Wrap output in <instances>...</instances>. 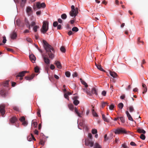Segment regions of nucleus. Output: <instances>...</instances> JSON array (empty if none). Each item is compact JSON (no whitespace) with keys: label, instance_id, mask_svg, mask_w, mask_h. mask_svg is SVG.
<instances>
[{"label":"nucleus","instance_id":"obj_24","mask_svg":"<svg viewBox=\"0 0 148 148\" xmlns=\"http://www.w3.org/2000/svg\"><path fill=\"white\" fill-rule=\"evenodd\" d=\"M93 146V148H101V146L98 143H95Z\"/></svg>","mask_w":148,"mask_h":148},{"label":"nucleus","instance_id":"obj_35","mask_svg":"<svg viewBox=\"0 0 148 148\" xmlns=\"http://www.w3.org/2000/svg\"><path fill=\"white\" fill-rule=\"evenodd\" d=\"M68 107L71 110H72L73 109L74 106L72 104H69L68 105Z\"/></svg>","mask_w":148,"mask_h":148},{"label":"nucleus","instance_id":"obj_58","mask_svg":"<svg viewBox=\"0 0 148 148\" xmlns=\"http://www.w3.org/2000/svg\"><path fill=\"white\" fill-rule=\"evenodd\" d=\"M50 68L51 70H53L55 69V67L53 65L51 64L50 65Z\"/></svg>","mask_w":148,"mask_h":148},{"label":"nucleus","instance_id":"obj_56","mask_svg":"<svg viewBox=\"0 0 148 148\" xmlns=\"http://www.w3.org/2000/svg\"><path fill=\"white\" fill-rule=\"evenodd\" d=\"M36 25V23L35 22H31L30 25V26H31L32 27L34 26H35V25Z\"/></svg>","mask_w":148,"mask_h":148},{"label":"nucleus","instance_id":"obj_14","mask_svg":"<svg viewBox=\"0 0 148 148\" xmlns=\"http://www.w3.org/2000/svg\"><path fill=\"white\" fill-rule=\"evenodd\" d=\"M126 114L127 115V116L128 118V119L131 121H133L134 120L133 119H132V117L131 116V115H130V114L128 112V111H126Z\"/></svg>","mask_w":148,"mask_h":148},{"label":"nucleus","instance_id":"obj_50","mask_svg":"<svg viewBox=\"0 0 148 148\" xmlns=\"http://www.w3.org/2000/svg\"><path fill=\"white\" fill-rule=\"evenodd\" d=\"M114 108V105L113 104H111L109 106V109L110 110H112Z\"/></svg>","mask_w":148,"mask_h":148},{"label":"nucleus","instance_id":"obj_44","mask_svg":"<svg viewBox=\"0 0 148 148\" xmlns=\"http://www.w3.org/2000/svg\"><path fill=\"white\" fill-rule=\"evenodd\" d=\"M119 118L122 123H124L125 122V120L124 119V118L123 117H120Z\"/></svg>","mask_w":148,"mask_h":148},{"label":"nucleus","instance_id":"obj_29","mask_svg":"<svg viewBox=\"0 0 148 148\" xmlns=\"http://www.w3.org/2000/svg\"><path fill=\"white\" fill-rule=\"evenodd\" d=\"M92 114L94 117H98V115L94 111V110L92 109Z\"/></svg>","mask_w":148,"mask_h":148},{"label":"nucleus","instance_id":"obj_57","mask_svg":"<svg viewBox=\"0 0 148 148\" xmlns=\"http://www.w3.org/2000/svg\"><path fill=\"white\" fill-rule=\"evenodd\" d=\"M86 93L88 95H91V92L90 90H87V92H86Z\"/></svg>","mask_w":148,"mask_h":148},{"label":"nucleus","instance_id":"obj_28","mask_svg":"<svg viewBox=\"0 0 148 148\" xmlns=\"http://www.w3.org/2000/svg\"><path fill=\"white\" fill-rule=\"evenodd\" d=\"M37 123L36 122L33 121H32V127L34 126V128H36L37 126Z\"/></svg>","mask_w":148,"mask_h":148},{"label":"nucleus","instance_id":"obj_39","mask_svg":"<svg viewBox=\"0 0 148 148\" xmlns=\"http://www.w3.org/2000/svg\"><path fill=\"white\" fill-rule=\"evenodd\" d=\"M0 94L2 96L5 95V91L4 90H2L0 91Z\"/></svg>","mask_w":148,"mask_h":148},{"label":"nucleus","instance_id":"obj_11","mask_svg":"<svg viewBox=\"0 0 148 148\" xmlns=\"http://www.w3.org/2000/svg\"><path fill=\"white\" fill-rule=\"evenodd\" d=\"M27 139L29 141H31L32 139L34 140H36V139L35 138L33 135L32 134H31V135L28 136L27 137Z\"/></svg>","mask_w":148,"mask_h":148},{"label":"nucleus","instance_id":"obj_1","mask_svg":"<svg viewBox=\"0 0 148 148\" xmlns=\"http://www.w3.org/2000/svg\"><path fill=\"white\" fill-rule=\"evenodd\" d=\"M42 43L44 48L46 52L48 53L49 58L53 59L54 57V54L55 52L53 48L45 40H42Z\"/></svg>","mask_w":148,"mask_h":148},{"label":"nucleus","instance_id":"obj_40","mask_svg":"<svg viewBox=\"0 0 148 148\" xmlns=\"http://www.w3.org/2000/svg\"><path fill=\"white\" fill-rule=\"evenodd\" d=\"M35 71L36 73H38L39 72V69L38 67L36 66L34 68Z\"/></svg>","mask_w":148,"mask_h":148},{"label":"nucleus","instance_id":"obj_13","mask_svg":"<svg viewBox=\"0 0 148 148\" xmlns=\"http://www.w3.org/2000/svg\"><path fill=\"white\" fill-rule=\"evenodd\" d=\"M43 58L45 64H48L50 63V60L48 58L45 56H43Z\"/></svg>","mask_w":148,"mask_h":148},{"label":"nucleus","instance_id":"obj_20","mask_svg":"<svg viewBox=\"0 0 148 148\" xmlns=\"http://www.w3.org/2000/svg\"><path fill=\"white\" fill-rule=\"evenodd\" d=\"M91 92V94L95 95L96 96L97 95V91L95 88H94L92 89Z\"/></svg>","mask_w":148,"mask_h":148},{"label":"nucleus","instance_id":"obj_4","mask_svg":"<svg viewBox=\"0 0 148 148\" xmlns=\"http://www.w3.org/2000/svg\"><path fill=\"white\" fill-rule=\"evenodd\" d=\"M49 29V22L47 21H44L42 27L40 29L41 33L45 34L48 31Z\"/></svg>","mask_w":148,"mask_h":148},{"label":"nucleus","instance_id":"obj_36","mask_svg":"<svg viewBox=\"0 0 148 148\" xmlns=\"http://www.w3.org/2000/svg\"><path fill=\"white\" fill-rule=\"evenodd\" d=\"M72 30L73 32H77L78 31L79 29L77 27H75L72 28Z\"/></svg>","mask_w":148,"mask_h":148},{"label":"nucleus","instance_id":"obj_45","mask_svg":"<svg viewBox=\"0 0 148 148\" xmlns=\"http://www.w3.org/2000/svg\"><path fill=\"white\" fill-rule=\"evenodd\" d=\"M129 110L130 112H132L134 110L133 107L132 106H130L129 108Z\"/></svg>","mask_w":148,"mask_h":148},{"label":"nucleus","instance_id":"obj_3","mask_svg":"<svg viewBox=\"0 0 148 148\" xmlns=\"http://www.w3.org/2000/svg\"><path fill=\"white\" fill-rule=\"evenodd\" d=\"M113 131L116 134H130L131 133L130 131H127L122 128H118L116 129H114L113 130Z\"/></svg>","mask_w":148,"mask_h":148},{"label":"nucleus","instance_id":"obj_42","mask_svg":"<svg viewBox=\"0 0 148 148\" xmlns=\"http://www.w3.org/2000/svg\"><path fill=\"white\" fill-rule=\"evenodd\" d=\"M140 138L142 140H144L145 138V135H144L143 134H142L140 135Z\"/></svg>","mask_w":148,"mask_h":148},{"label":"nucleus","instance_id":"obj_8","mask_svg":"<svg viewBox=\"0 0 148 148\" xmlns=\"http://www.w3.org/2000/svg\"><path fill=\"white\" fill-rule=\"evenodd\" d=\"M26 71H22L19 73L16 76V78H17L19 77H20V79H22V78L21 77L24 75L25 73H27Z\"/></svg>","mask_w":148,"mask_h":148},{"label":"nucleus","instance_id":"obj_16","mask_svg":"<svg viewBox=\"0 0 148 148\" xmlns=\"http://www.w3.org/2000/svg\"><path fill=\"white\" fill-rule=\"evenodd\" d=\"M137 132L140 133H143V134H145L146 133L145 131L143 129L138 127L137 129Z\"/></svg>","mask_w":148,"mask_h":148},{"label":"nucleus","instance_id":"obj_59","mask_svg":"<svg viewBox=\"0 0 148 148\" xmlns=\"http://www.w3.org/2000/svg\"><path fill=\"white\" fill-rule=\"evenodd\" d=\"M77 76V72H75L73 74V77H76Z\"/></svg>","mask_w":148,"mask_h":148},{"label":"nucleus","instance_id":"obj_31","mask_svg":"<svg viewBox=\"0 0 148 148\" xmlns=\"http://www.w3.org/2000/svg\"><path fill=\"white\" fill-rule=\"evenodd\" d=\"M75 111L76 114L79 117H81V115H80V113L78 112V110L76 108H75Z\"/></svg>","mask_w":148,"mask_h":148},{"label":"nucleus","instance_id":"obj_49","mask_svg":"<svg viewBox=\"0 0 148 148\" xmlns=\"http://www.w3.org/2000/svg\"><path fill=\"white\" fill-rule=\"evenodd\" d=\"M8 81H6L3 84V86H7L8 84Z\"/></svg>","mask_w":148,"mask_h":148},{"label":"nucleus","instance_id":"obj_7","mask_svg":"<svg viewBox=\"0 0 148 148\" xmlns=\"http://www.w3.org/2000/svg\"><path fill=\"white\" fill-rule=\"evenodd\" d=\"M46 6L45 4L44 3H41L39 2H37L36 3V7L38 9H40L41 8H44Z\"/></svg>","mask_w":148,"mask_h":148},{"label":"nucleus","instance_id":"obj_46","mask_svg":"<svg viewBox=\"0 0 148 148\" xmlns=\"http://www.w3.org/2000/svg\"><path fill=\"white\" fill-rule=\"evenodd\" d=\"M19 120L22 122L25 121V118L24 116H22L19 119Z\"/></svg>","mask_w":148,"mask_h":148},{"label":"nucleus","instance_id":"obj_18","mask_svg":"<svg viewBox=\"0 0 148 148\" xmlns=\"http://www.w3.org/2000/svg\"><path fill=\"white\" fill-rule=\"evenodd\" d=\"M55 64L58 68L60 69L62 68L61 65L59 62L58 61H56Z\"/></svg>","mask_w":148,"mask_h":148},{"label":"nucleus","instance_id":"obj_61","mask_svg":"<svg viewBox=\"0 0 148 148\" xmlns=\"http://www.w3.org/2000/svg\"><path fill=\"white\" fill-rule=\"evenodd\" d=\"M130 145L132 146H136V144L134 142H132L130 143Z\"/></svg>","mask_w":148,"mask_h":148},{"label":"nucleus","instance_id":"obj_52","mask_svg":"<svg viewBox=\"0 0 148 148\" xmlns=\"http://www.w3.org/2000/svg\"><path fill=\"white\" fill-rule=\"evenodd\" d=\"M107 104V103L106 102H103L102 103V105H101V107L102 108H103L105 105H106Z\"/></svg>","mask_w":148,"mask_h":148},{"label":"nucleus","instance_id":"obj_19","mask_svg":"<svg viewBox=\"0 0 148 148\" xmlns=\"http://www.w3.org/2000/svg\"><path fill=\"white\" fill-rule=\"evenodd\" d=\"M17 120V119L16 117H12L10 120V122L12 123H14Z\"/></svg>","mask_w":148,"mask_h":148},{"label":"nucleus","instance_id":"obj_22","mask_svg":"<svg viewBox=\"0 0 148 148\" xmlns=\"http://www.w3.org/2000/svg\"><path fill=\"white\" fill-rule=\"evenodd\" d=\"M72 94L70 92H67V93H65L64 94V97L67 99L68 100H69V95H71Z\"/></svg>","mask_w":148,"mask_h":148},{"label":"nucleus","instance_id":"obj_9","mask_svg":"<svg viewBox=\"0 0 148 148\" xmlns=\"http://www.w3.org/2000/svg\"><path fill=\"white\" fill-rule=\"evenodd\" d=\"M26 12L29 16L32 13V10L31 7L29 6L27 7L26 9Z\"/></svg>","mask_w":148,"mask_h":148},{"label":"nucleus","instance_id":"obj_43","mask_svg":"<svg viewBox=\"0 0 148 148\" xmlns=\"http://www.w3.org/2000/svg\"><path fill=\"white\" fill-rule=\"evenodd\" d=\"M65 74L66 77H69L70 76V73L69 71H67L66 72Z\"/></svg>","mask_w":148,"mask_h":148},{"label":"nucleus","instance_id":"obj_21","mask_svg":"<svg viewBox=\"0 0 148 148\" xmlns=\"http://www.w3.org/2000/svg\"><path fill=\"white\" fill-rule=\"evenodd\" d=\"M142 87L143 88V93H144L146 92L147 90V87L145 84H142Z\"/></svg>","mask_w":148,"mask_h":148},{"label":"nucleus","instance_id":"obj_17","mask_svg":"<svg viewBox=\"0 0 148 148\" xmlns=\"http://www.w3.org/2000/svg\"><path fill=\"white\" fill-rule=\"evenodd\" d=\"M29 58L31 61H35L36 60V58L34 55L32 54H30Z\"/></svg>","mask_w":148,"mask_h":148},{"label":"nucleus","instance_id":"obj_26","mask_svg":"<svg viewBox=\"0 0 148 148\" xmlns=\"http://www.w3.org/2000/svg\"><path fill=\"white\" fill-rule=\"evenodd\" d=\"M80 81L81 82L82 84L84 85L85 87H87L88 86V85L82 79H80Z\"/></svg>","mask_w":148,"mask_h":148},{"label":"nucleus","instance_id":"obj_62","mask_svg":"<svg viewBox=\"0 0 148 148\" xmlns=\"http://www.w3.org/2000/svg\"><path fill=\"white\" fill-rule=\"evenodd\" d=\"M71 10H76V8H75V6L73 5H72L71 6Z\"/></svg>","mask_w":148,"mask_h":148},{"label":"nucleus","instance_id":"obj_34","mask_svg":"<svg viewBox=\"0 0 148 148\" xmlns=\"http://www.w3.org/2000/svg\"><path fill=\"white\" fill-rule=\"evenodd\" d=\"M118 107L120 109H121L123 107V104L122 103H119L118 105Z\"/></svg>","mask_w":148,"mask_h":148},{"label":"nucleus","instance_id":"obj_60","mask_svg":"<svg viewBox=\"0 0 148 148\" xmlns=\"http://www.w3.org/2000/svg\"><path fill=\"white\" fill-rule=\"evenodd\" d=\"M106 92L105 90H103L101 94L103 96H105L106 95Z\"/></svg>","mask_w":148,"mask_h":148},{"label":"nucleus","instance_id":"obj_41","mask_svg":"<svg viewBox=\"0 0 148 148\" xmlns=\"http://www.w3.org/2000/svg\"><path fill=\"white\" fill-rule=\"evenodd\" d=\"M97 130L95 129H92V133L94 134H97Z\"/></svg>","mask_w":148,"mask_h":148},{"label":"nucleus","instance_id":"obj_25","mask_svg":"<svg viewBox=\"0 0 148 148\" xmlns=\"http://www.w3.org/2000/svg\"><path fill=\"white\" fill-rule=\"evenodd\" d=\"M34 77V75H32L30 77L26 76L25 77L26 79L28 80H30L32 79Z\"/></svg>","mask_w":148,"mask_h":148},{"label":"nucleus","instance_id":"obj_64","mask_svg":"<svg viewBox=\"0 0 148 148\" xmlns=\"http://www.w3.org/2000/svg\"><path fill=\"white\" fill-rule=\"evenodd\" d=\"M119 138H115V142L116 143H118L119 141Z\"/></svg>","mask_w":148,"mask_h":148},{"label":"nucleus","instance_id":"obj_2","mask_svg":"<svg viewBox=\"0 0 148 148\" xmlns=\"http://www.w3.org/2000/svg\"><path fill=\"white\" fill-rule=\"evenodd\" d=\"M88 138H89L86 139L85 140V145L86 146H89L91 147L93 146L94 141L92 140V135L91 133H89L88 135Z\"/></svg>","mask_w":148,"mask_h":148},{"label":"nucleus","instance_id":"obj_23","mask_svg":"<svg viewBox=\"0 0 148 148\" xmlns=\"http://www.w3.org/2000/svg\"><path fill=\"white\" fill-rule=\"evenodd\" d=\"M25 23L26 25V26L29 29H30V25L29 24V22L28 20L26 18H25Z\"/></svg>","mask_w":148,"mask_h":148},{"label":"nucleus","instance_id":"obj_48","mask_svg":"<svg viewBox=\"0 0 148 148\" xmlns=\"http://www.w3.org/2000/svg\"><path fill=\"white\" fill-rule=\"evenodd\" d=\"M58 23L57 21H55L53 23V26L54 27H56L58 26Z\"/></svg>","mask_w":148,"mask_h":148},{"label":"nucleus","instance_id":"obj_63","mask_svg":"<svg viewBox=\"0 0 148 148\" xmlns=\"http://www.w3.org/2000/svg\"><path fill=\"white\" fill-rule=\"evenodd\" d=\"M125 97V95H121L120 97L121 99H124Z\"/></svg>","mask_w":148,"mask_h":148},{"label":"nucleus","instance_id":"obj_51","mask_svg":"<svg viewBox=\"0 0 148 148\" xmlns=\"http://www.w3.org/2000/svg\"><path fill=\"white\" fill-rule=\"evenodd\" d=\"M13 108L14 110L16 111H18L19 110V108L17 106H13Z\"/></svg>","mask_w":148,"mask_h":148},{"label":"nucleus","instance_id":"obj_27","mask_svg":"<svg viewBox=\"0 0 148 148\" xmlns=\"http://www.w3.org/2000/svg\"><path fill=\"white\" fill-rule=\"evenodd\" d=\"M110 75L113 78L117 76V74L116 73L114 72L110 71Z\"/></svg>","mask_w":148,"mask_h":148},{"label":"nucleus","instance_id":"obj_5","mask_svg":"<svg viewBox=\"0 0 148 148\" xmlns=\"http://www.w3.org/2000/svg\"><path fill=\"white\" fill-rule=\"evenodd\" d=\"M78 13V8H76V10H71L69 12V14L71 16L75 18L77 15Z\"/></svg>","mask_w":148,"mask_h":148},{"label":"nucleus","instance_id":"obj_32","mask_svg":"<svg viewBox=\"0 0 148 148\" xmlns=\"http://www.w3.org/2000/svg\"><path fill=\"white\" fill-rule=\"evenodd\" d=\"M96 65L97 69H99V70L101 71H104V70L101 68V66L100 65L97 64H96Z\"/></svg>","mask_w":148,"mask_h":148},{"label":"nucleus","instance_id":"obj_12","mask_svg":"<svg viewBox=\"0 0 148 148\" xmlns=\"http://www.w3.org/2000/svg\"><path fill=\"white\" fill-rule=\"evenodd\" d=\"M102 118L103 120L107 122H108L109 121V118H111L110 116H108L107 117H106L105 116L104 114H102Z\"/></svg>","mask_w":148,"mask_h":148},{"label":"nucleus","instance_id":"obj_33","mask_svg":"<svg viewBox=\"0 0 148 148\" xmlns=\"http://www.w3.org/2000/svg\"><path fill=\"white\" fill-rule=\"evenodd\" d=\"M39 28V27L37 25H35L33 28V30L35 32H37V29Z\"/></svg>","mask_w":148,"mask_h":148},{"label":"nucleus","instance_id":"obj_53","mask_svg":"<svg viewBox=\"0 0 148 148\" xmlns=\"http://www.w3.org/2000/svg\"><path fill=\"white\" fill-rule=\"evenodd\" d=\"M26 40L28 42H32V40L31 38H26Z\"/></svg>","mask_w":148,"mask_h":148},{"label":"nucleus","instance_id":"obj_30","mask_svg":"<svg viewBox=\"0 0 148 148\" xmlns=\"http://www.w3.org/2000/svg\"><path fill=\"white\" fill-rule=\"evenodd\" d=\"M83 124L82 123H80L78 125V128L82 130V127H83L84 128Z\"/></svg>","mask_w":148,"mask_h":148},{"label":"nucleus","instance_id":"obj_38","mask_svg":"<svg viewBox=\"0 0 148 148\" xmlns=\"http://www.w3.org/2000/svg\"><path fill=\"white\" fill-rule=\"evenodd\" d=\"M60 50L63 53H65L66 51L65 48L63 46H62L60 47Z\"/></svg>","mask_w":148,"mask_h":148},{"label":"nucleus","instance_id":"obj_37","mask_svg":"<svg viewBox=\"0 0 148 148\" xmlns=\"http://www.w3.org/2000/svg\"><path fill=\"white\" fill-rule=\"evenodd\" d=\"M61 18L63 19H65L67 18V16L65 14H63L61 15Z\"/></svg>","mask_w":148,"mask_h":148},{"label":"nucleus","instance_id":"obj_6","mask_svg":"<svg viewBox=\"0 0 148 148\" xmlns=\"http://www.w3.org/2000/svg\"><path fill=\"white\" fill-rule=\"evenodd\" d=\"M5 106L3 104L0 105V113L2 117H4V115L5 112Z\"/></svg>","mask_w":148,"mask_h":148},{"label":"nucleus","instance_id":"obj_15","mask_svg":"<svg viewBox=\"0 0 148 148\" xmlns=\"http://www.w3.org/2000/svg\"><path fill=\"white\" fill-rule=\"evenodd\" d=\"M17 36L16 33V32H12L10 35L11 38L12 39H14L16 38Z\"/></svg>","mask_w":148,"mask_h":148},{"label":"nucleus","instance_id":"obj_55","mask_svg":"<svg viewBox=\"0 0 148 148\" xmlns=\"http://www.w3.org/2000/svg\"><path fill=\"white\" fill-rule=\"evenodd\" d=\"M6 37L4 36L3 37V42L4 44H5V43H6Z\"/></svg>","mask_w":148,"mask_h":148},{"label":"nucleus","instance_id":"obj_47","mask_svg":"<svg viewBox=\"0 0 148 148\" xmlns=\"http://www.w3.org/2000/svg\"><path fill=\"white\" fill-rule=\"evenodd\" d=\"M22 122V125H23L24 126H26L27 125L28 123L27 121H25Z\"/></svg>","mask_w":148,"mask_h":148},{"label":"nucleus","instance_id":"obj_10","mask_svg":"<svg viewBox=\"0 0 148 148\" xmlns=\"http://www.w3.org/2000/svg\"><path fill=\"white\" fill-rule=\"evenodd\" d=\"M78 97L77 96H75L74 97L73 99V103L75 105H77L79 103V101L77 100V99H78Z\"/></svg>","mask_w":148,"mask_h":148},{"label":"nucleus","instance_id":"obj_54","mask_svg":"<svg viewBox=\"0 0 148 148\" xmlns=\"http://www.w3.org/2000/svg\"><path fill=\"white\" fill-rule=\"evenodd\" d=\"M41 11H37L36 12V14L37 15H40L41 13Z\"/></svg>","mask_w":148,"mask_h":148}]
</instances>
